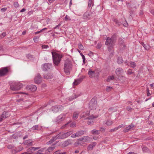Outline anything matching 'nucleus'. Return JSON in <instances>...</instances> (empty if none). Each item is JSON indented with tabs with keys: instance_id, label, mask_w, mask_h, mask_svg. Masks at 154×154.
Instances as JSON below:
<instances>
[{
	"instance_id": "nucleus-1",
	"label": "nucleus",
	"mask_w": 154,
	"mask_h": 154,
	"mask_svg": "<svg viewBox=\"0 0 154 154\" xmlns=\"http://www.w3.org/2000/svg\"><path fill=\"white\" fill-rule=\"evenodd\" d=\"M73 133L72 131H69L67 132H60L53 137L50 140L47 142V144L49 145L57 139H64L68 137Z\"/></svg>"
},
{
	"instance_id": "nucleus-2",
	"label": "nucleus",
	"mask_w": 154,
	"mask_h": 154,
	"mask_svg": "<svg viewBox=\"0 0 154 154\" xmlns=\"http://www.w3.org/2000/svg\"><path fill=\"white\" fill-rule=\"evenodd\" d=\"M72 65L70 60L67 59L64 62L63 67L64 71L66 75H69L72 69Z\"/></svg>"
},
{
	"instance_id": "nucleus-3",
	"label": "nucleus",
	"mask_w": 154,
	"mask_h": 154,
	"mask_svg": "<svg viewBox=\"0 0 154 154\" xmlns=\"http://www.w3.org/2000/svg\"><path fill=\"white\" fill-rule=\"evenodd\" d=\"M116 37L115 36H112L111 38L108 37L106 40L105 44L107 45H109L108 48V50L110 51L111 49L113 48L115 44L116 41Z\"/></svg>"
},
{
	"instance_id": "nucleus-4",
	"label": "nucleus",
	"mask_w": 154,
	"mask_h": 154,
	"mask_svg": "<svg viewBox=\"0 0 154 154\" xmlns=\"http://www.w3.org/2000/svg\"><path fill=\"white\" fill-rule=\"evenodd\" d=\"M51 53L54 64L55 65L57 66L60 62L62 57V56L60 54L55 53H54L53 52H52Z\"/></svg>"
},
{
	"instance_id": "nucleus-5",
	"label": "nucleus",
	"mask_w": 154,
	"mask_h": 154,
	"mask_svg": "<svg viewBox=\"0 0 154 154\" xmlns=\"http://www.w3.org/2000/svg\"><path fill=\"white\" fill-rule=\"evenodd\" d=\"M11 89L13 91L20 90L23 87V85L18 82H13L10 85Z\"/></svg>"
},
{
	"instance_id": "nucleus-6",
	"label": "nucleus",
	"mask_w": 154,
	"mask_h": 154,
	"mask_svg": "<svg viewBox=\"0 0 154 154\" xmlns=\"http://www.w3.org/2000/svg\"><path fill=\"white\" fill-rule=\"evenodd\" d=\"M97 106V101L94 99H92L89 104V109H95Z\"/></svg>"
},
{
	"instance_id": "nucleus-7",
	"label": "nucleus",
	"mask_w": 154,
	"mask_h": 154,
	"mask_svg": "<svg viewBox=\"0 0 154 154\" xmlns=\"http://www.w3.org/2000/svg\"><path fill=\"white\" fill-rule=\"evenodd\" d=\"M66 114H62L58 116L56 120V122L57 123H60L63 121L66 117Z\"/></svg>"
},
{
	"instance_id": "nucleus-8",
	"label": "nucleus",
	"mask_w": 154,
	"mask_h": 154,
	"mask_svg": "<svg viewBox=\"0 0 154 154\" xmlns=\"http://www.w3.org/2000/svg\"><path fill=\"white\" fill-rule=\"evenodd\" d=\"M92 14L91 12H86L83 15V18L86 21L90 20L92 17Z\"/></svg>"
},
{
	"instance_id": "nucleus-9",
	"label": "nucleus",
	"mask_w": 154,
	"mask_h": 154,
	"mask_svg": "<svg viewBox=\"0 0 154 154\" xmlns=\"http://www.w3.org/2000/svg\"><path fill=\"white\" fill-rule=\"evenodd\" d=\"M63 108V106L61 105H56L52 107L51 110L54 112H57L59 111V110H62Z\"/></svg>"
},
{
	"instance_id": "nucleus-10",
	"label": "nucleus",
	"mask_w": 154,
	"mask_h": 154,
	"mask_svg": "<svg viewBox=\"0 0 154 154\" xmlns=\"http://www.w3.org/2000/svg\"><path fill=\"white\" fill-rule=\"evenodd\" d=\"M52 67L51 64L49 63H45L42 65V69L43 70L47 71L51 69Z\"/></svg>"
},
{
	"instance_id": "nucleus-11",
	"label": "nucleus",
	"mask_w": 154,
	"mask_h": 154,
	"mask_svg": "<svg viewBox=\"0 0 154 154\" xmlns=\"http://www.w3.org/2000/svg\"><path fill=\"white\" fill-rule=\"evenodd\" d=\"M26 88V90L29 91H34L36 90L37 87L34 85H28Z\"/></svg>"
},
{
	"instance_id": "nucleus-12",
	"label": "nucleus",
	"mask_w": 154,
	"mask_h": 154,
	"mask_svg": "<svg viewBox=\"0 0 154 154\" xmlns=\"http://www.w3.org/2000/svg\"><path fill=\"white\" fill-rule=\"evenodd\" d=\"M82 95V93L80 91L77 92L75 94L74 96H71L69 97V101H71L73 100L78 97Z\"/></svg>"
},
{
	"instance_id": "nucleus-13",
	"label": "nucleus",
	"mask_w": 154,
	"mask_h": 154,
	"mask_svg": "<svg viewBox=\"0 0 154 154\" xmlns=\"http://www.w3.org/2000/svg\"><path fill=\"white\" fill-rule=\"evenodd\" d=\"M91 138L88 136L83 137L78 139L79 140L85 142H88L91 141Z\"/></svg>"
},
{
	"instance_id": "nucleus-14",
	"label": "nucleus",
	"mask_w": 154,
	"mask_h": 154,
	"mask_svg": "<svg viewBox=\"0 0 154 154\" xmlns=\"http://www.w3.org/2000/svg\"><path fill=\"white\" fill-rule=\"evenodd\" d=\"M97 117L98 116L94 117L93 116H92L85 118V119H88L87 124L89 125H91L93 123V119L94 118H97Z\"/></svg>"
},
{
	"instance_id": "nucleus-15",
	"label": "nucleus",
	"mask_w": 154,
	"mask_h": 154,
	"mask_svg": "<svg viewBox=\"0 0 154 154\" xmlns=\"http://www.w3.org/2000/svg\"><path fill=\"white\" fill-rule=\"evenodd\" d=\"M8 72V70L7 67H4L0 69V76L5 75Z\"/></svg>"
},
{
	"instance_id": "nucleus-16",
	"label": "nucleus",
	"mask_w": 154,
	"mask_h": 154,
	"mask_svg": "<svg viewBox=\"0 0 154 154\" xmlns=\"http://www.w3.org/2000/svg\"><path fill=\"white\" fill-rule=\"evenodd\" d=\"M97 143L94 142L91 143L89 144L87 147V149L88 151H91L93 150L94 148L97 145Z\"/></svg>"
},
{
	"instance_id": "nucleus-17",
	"label": "nucleus",
	"mask_w": 154,
	"mask_h": 154,
	"mask_svg": "<svg viewBox=\"0 0 154 154\" xmlns=\"http://www.w3.org/2000/svg\"><path fill=\"white\" fill-rule=\"evenodd\" d=\"M48 151L45 148H43L39 150L38 152V154H49Z\"/></svg>"
},
{
	"instance_id": "nucleus-18",
	"label": "nucleus",
	"mask_w": 154,
	"mask_h": 154,
	"mask_svg": "<svg viewBox=\"0 0 154 154\" xmlns=\"http://www.w3.org/2000/svg\"><path fill=\"white\" fill-rule=\"evenodd\" d=\"M41 77L39 74H38L35 78V82L36 84H39L41 82Z\"/></svg>"
},
{
	"instance_id": "nucleus-19",
	"label": "nucleus",
	"mask_w": 154,
	"mask_h": 154,
	"mask_svg": "<svg viewBox=\"0 0 154 154\" xmlns=\"http://www.w3.org/2000/svg\"><path fill=\"white\" fill-rule=\"evenodd\" d=\"M123 71V70L121 68H118L116 69L115 72L117 75H121Z\"/></svg>"
},
{
	"instance_id": "nucleus-20",
	"label": "nucleus",
	"mask_w": 154,
	"mask_h": 154,
	"mask_svg": "<svg viewBox=\"0 0 154 154\" xmlns=\"http://www.w3.org/2000/svg\"><path fill=\"white\" fill-rule=\"evenodd\" d=\"M88 74L89 77L90 78H93L95 77L96 75V73L94 71H91V70H89L88 72Z\"/></svg>"
},
{
	"instance_id": "nucleus-21",
	"label": "nucleus",
	"mask_w": 154,
	"mask_h": 154,
	"mask_svg": "<svg viewBox=\"0 0 154 154\" xmlns=\"http://www.w3.org/2000/svg\"><path fill=\"white\" fill-rule=\"evenodd\" d=\"M10 115V114L9 112L4 111L2 114V117L3 118L5 119L9 116Z\"/></svg>"
},
{
	"instance_id": "nucleus-22",
	"label": "nucleus",
	"mask_w": 154,
	"mask_h": 154,
	"mask_svg": "<svg viewBox=\"0 0 154 154\" xmlns=\"http://www.w3.org/2000/svg\"><path fill=\"white\" fill-rule=\"evenodd\" d=\"M79 114V112L75 111L74 112L72 115V119L73 120L76 119L78 117Z\"/></svg>"
},
{
	"instance_id": "nucleus-23",
	"label": "nucleus",
	"mask_w": 154,
	"mask_h": 154,
	"mask_svg": "<svg viewBox=\"0 0 154 154\" xmlns=\"http://www.w3.org/2000/svg\"><path fill=\"white\" fill-rule=\"evenodd\" d=\"M43 76L44 79H51L52 77V74L50 73L45 74Z\"/></svg>"
},
{
	"instance_id": "nucleus-24",
	"label": "nucleus",
	"mask_w": 154,
	"mask_h": 154,
	"mask_svg": "<svg viewBox=\"0 0 154 154\" xmlns=\"http://www.w3.org/2000/svg\"><path fill=\"white\" fill-rule=\"evenodd\" d=\"M70 140L69 139L64 141L62 144V146L63 147H65L67 146L68 145L70 144Z\"/></svg>"
},
{
	"instance_id": "nucleus-25",
	"label": "nucleus",
	"mask_w": 154,
	"mask_h": 154,
	"mask_svg": "<svg viewBox=\"0 0 154 154\" xmlns=\"http://www.w3.org/2000/svg\"><path fill=\"white\" fill-rule=\"evenodd\" d=\"M42 126H39L38 125H35L32 128L33 130H40L41 129Z\"/></svg>"
},
{
	"instance_id": "nucleus-26",
	"label": "nucleus",
	"mask_w": 154,
	"mask_h": 154,
	"mask_svg": "<svg viewBox=\"0 0 154 154\" xmlns=\"http://www.w3.org/2000/svg\"><path fill=\"white\" fill-rule=\"evenodd\" d=\"M94 5V0H89L88 2V6L89 8L93 6Z\"/></svg>"
},
{
	"instance_id": "nucleus-27",
	"label": "nucleus",
	"mask_w": 154,
	"mask_h": 154,
	"mask_svg": "<svg viewBox=\"0 0 154 154\" xmlns=\"http://www.w3.org/2000/svg\"><path fill=\"white\" fill-rule=\"evenodd\" d=\"M91 134H98L100 133L99 131L96 129L92 130L91 131Z\"/></svg>"
},
{
	"instance_id": "nucleus-28",
	"label": "nucleus",
	"mask_w": 154,
	"mask_h": 154,
	"mask_svg": "<svg viewBox=\"0 0 154 154\" xmlns=\"http://www.w3.org/2000/svg\"><path fill=\"white\" fill-rule=\"evenodd\" d=\"M77 137H79L83 135L84 134V131H79L76 132Z\"/></svg>"
},
{
	"instance_id": "nucleus-29",
	"label": "nucleus",
	"mask_w": 154,
	"mask_h": 154,
	"mask_svg": "<svg viewBox=\"0 0 154 154\" xmlns=\"http://www.w3.org/2000/svg\"><path fill=\"white\" fill-rule=\"evenodd\" d=\"M123 62V60L122 57H119L117 58V63L119 64H121Z\"/></svg>"
},
{
	"instance_id": "nucleus-30",
	"label": "nucleus",
	"mask_w": 154,
	"mask_h": 154,
	"mask_svg": "<svg viewBox=\"0 0 154 154\" xmlns=\"http://www.w3.org/2000/svg\"><path fill=\"white\" fill-rule=\"evenodd\" d=\"M143 151V152H148L149 150L146 147L143 146L142 147Z\"/></svg>"
},
{
	"instance_id": "nucleus-31",
	"label": "nucleus",
	"mask_w": 154,
	"mask_h": 154,
	"mask_svg": "<svg viewBox=\"0 0 154 154\" xmlns=\"http://www.w3.org/2000/svg\"><path fill=\"white\" fill-rule=\"evenodd\" d=\"M82 79H79L75 81L73 83L74 85H77L78 84L81 82Z\"/></svg>"
},
{
	"instance_id": "nucleus-32",
	"label": "nucleus",
	"mask_w": 154,
	"mask_h": 154,
	"mask_svg": "<svg viewBox=\"0 0 154 154\" xmlns=\"http://www.w3.org/2000/svg\"><path fill=\"white\" fill-rule=\"evenodd\" d=\"M113 123V122L111 120H108L107 121L106 123H105L108 126H110Z\"/></svg>"
},
{
	"instance_id": "nucleus-33",
	"label": "nucleus",
	"mask_w": 154,
	"mask_h": 154,
	"mask_svg": "<svg viewBox=\"0 0 154 154\" xmlns=\"http://www.w3.org/2000/svg\"><path fill=\"white\" fill-rule=\"evenodd\" d=\"M142 45L144 48L146 50H149L150 48V46L148 45H146L145 44L143 43L142 44Z\"/></svg>"
},
{
	"instance_id": "nucleus-34",
	"label": "nucleus",
	"mask_w": 154,
	"mask_h": 154,
	"mask_svg": "<svg viewBox=\"0 0 154 154\" xmlns=\"http://www.w3.org/2000/svg\"><path fill=\"white\" fill-rule=\"evenodd\" d=\"M127 74L128 75H131L132 74H134V72H132L131 69H129L127 71Z\"/></svg>"
},
{
	"instance_id": "nucleus-35",
	"label": "nucleus",
	"mask_w": 154,
	"mask_h": 154,
	"mask_svg": "<svg viewBox=\"0 0 154 154\" xmlns=\"http://www.w3.org/2000/svg\"><path fill=\"white\" fill-rule=\"evenodd\" d=\"M130 65L131 67L134 68L136 67V64L134 62L131 61L130 62Z\"/></svg>"
},
{
	"instance_id": "nucleus-36",
	"label": "nucleus",
	"mask_w": 154,
	"mask_h": 154,
	"mask_svg": "<svg viewBox=\"0 0 154 154\" xmlns=\"http://www.w3.org/2000/svg\"><path fill=\"white\" fill-rule=\"evenodd\" d=\"M114 78L113 75L109 76L106 79V81L108 82H110L111 80H113Z\"/></svg>"
},
{
	"instance_id": "nucleus-37",
	"label": "nucleus",
	"mask_w": 154,
	"mask_h": 154,
	"mask_svg": "<svg viewBox=\"0 0 154 154\" xmlns=\"http://www.w3.org/2000/svg\"><path fill=\"white\" fill-rule=\"evenodd\" d=\"M55 148V147L54 146H51L49 147L47 150L49 152H51Z\"/></svg>"
},
{
	"instance_id": "nucleus-38",
	"label": "nucleus",
	"mask_w": 154,
	"mask_h": 154,
	"mask_svg": "<svg viewBox=\"0 0 154 154\" xmlns=\"http://www.w3.org/2000/svg\"><path fill=\"white\" fill-rule=\"evenodd\" d=\"M70 123V122H68L66 124L62 125L60 128V129H62L65 128Z\"/></svg>"
},
{
	"instance_id": "nucleus-39",
	"label": "nucleus",
	"mask_w": 154,
	"mask_h": 154,
	"mask_svg": "<svg viewBox=\"0 0 154 154\" xmlns=\"http://www.w3.org/2000/svg\"><path fill=\"white\" fill-rule=\"evenodd\" d=\"M24 144H25V145H31L32 144V142H31V140H29L26 141L24 142Z\"/></svg>"
},
{
	"instance_id": "nucleus-40",
	"label": "nucleus",
	"mask_w": 154,
	"mask_h": 154,
	"mask_svg": "<svg viewBox=\"0 0 154 154\" xmlns=\"http://www.w3.org/2000/svg\"><path fill=\"white\" fill-rule=\"evenodd\" d=\"M113 88L112 87L107 86L106 88V90L107 91L109 92L111 91V90Z\"/></svg>"
},
{
	"instance_id": "nucleus-41",
	"label": "nucleus",
	"mask_w": 154,
	"mask_h": 154,
	"mask_svg": "<svg viewBox=\"0 0 154 154\" xmlns=\"http://www.w3.org/2000/svg\"><path fill=\"white\" fill-rule=\"evenodd\" d=\"M79 48L82 50H84V48L83 45L81 44H79L78 45Z\"/></svg>"
},
{
	"instance_id": "nucleus-42",
	"label": "nucleus",
	"mask_w": 154,
	"mask_h": 154,
	"mask_svg": "<svg viewBox=\"0 0 154 154\" xmlns=\"http://www.w3.org/2000/svg\"><path fill=\"white\" fill-rule=\"evenodd\" d=\"M113 21L115 22L116 24H117L118 25H120L121 24V23L119 21L117 20L116 19H114L113 20Z\"/></svg>"
},
{
	"instance_id": "nucleus-43",
	"label": "nucleus",
	"mask_w": 154,
	"mask_h": 154,
	"mask_svg": "<svg viewBox=\"0 0 154 154\" xmlns=\"http://www.w3.org/2000/svg\"><path fill=\"white\" fill-rule=\"evenodd\" d=\"M81 56L82 58L83 59V62L84 64L85 63V56L82 54H81Z\"/></svg>"
},
{
	"instance_id": "nucleus-44",
	"label": "nucleus",
	"mask_w": 154,
	"mask_h": 154,
	"mask_svg": "<svg viewBox=\"0 0 154 154\" xmlns=\"http://www.w3.org/2000/svg\"><path fill=\"white\" fill-rule=\"evenodd\" d=\"M14 7L17 8L19 6V5L18 2H14Z\"/></svg>"
},
{
	"instance_id": "nucleus-45",
	"label": "nucleus",
	"mask_w": 154,
	"mask_h": 154,
	"mask_svg": "<svg viewBox=\"0 0 154 154\" xmlns=\"http://www.w3.org/2000/svg\"><path fill=\"white\" fill-rule=\"evenodd\" d=\"M26 94L25 93H19L16 96L18 97H22V94Z\"/></svg>"
},
{
	"instance_id": "nucleus-46",
	"label": "nucleus",
	"mask_w": 154,
	"mask_h": 154,
	"mask_svg": "<svg viewBox=\"0 0 154 154\" xmlns=\"http://www.w3.org/2000/svg\"><path fill=\"white\" fill-rule=\"evenodd\" d=\"M76 126V123L75 122H72L70 125V126L71 127L73 128L74 127H75Z\"/></svg>"
},
{
	"instance_id": "nucleus-47",
	"label": "nucleus",
	"mask_w": 154,
	"mask_h": 154,
	"mask_svg": "<svg viewBox=\"0 0 154 154\" xmlns=\"http://www.w3.org/2000/svg\"><path fill=\"white\" fill-rule=\"evenodd\" d=\"M65 19L66 21L70 20H71V19L70 17L68 16L67 15H66L65 17Z\"/></svg>"
},
{
	"instance_id": "nucleus-48",
	"label": "nucleus",
	"mask_w": 154,
	"mask_h": 154,
	"mask_svg": "<svg viewBox=\"0 0 154 154\" xmlns=\"http://www.w3.org/2000/svg\"><path fill=\"white\" fill-rule=\"evenodd\" d=\"M130 128L128 127H127L126 128L123 130V131L125 132H126L130 130Z\"/></svg>"
},
{
	"instance_id": "nucleus-49",
	"label": "nucleus",
	"mask_w": 154,
	"mask_h": 154,
	"mask_svg": "<svg viewBox=\"0 0 154 154\" xmlns=\"http://www.w3.org/2000/svg\"><path fill=\"white\" fill-rule=\"evenodd\" d=\"M42 48L47 49L49 48V46L48 45H42Z\"/></svg>"
},
{
	"instance_id": "nucleus-50",
	"label": "nucleus",
	"mask_w": 154,
	"mask_h": 154,
	"mask_svg": "<svg viewBox=\"0 0 154 154\" xmlns=\"http://www.w3.org/2000/svg\"><path fill=\"white\" fill-rule=\"evenodd\" d=\"M61 153V151L60 150H59L57 151H56L55 152L54 154H60Z\"/></svg>"
},
{
	"instance_id": "nucleus-51",
	"label": "nucleus",
	"mask_w": 154,
	"mask_h": 154,
	"mask_svg": "<svg viewBox=\"0 0 154 154\" xmlns=\"http://www.w3.org/2000/svg\"><path fill=\"white\" fill-rule=\"evenodd\" d=\"M88 55L90 57H92L93 56V53L91 51H90Z\"/></svg>"
},
{
	"instance_id": "nucleus-52",
	"label": "nucleus",
	"mask_w": 154,
	"mask_h": 154,
	"mask_svg": "<svg viewBox=\"0 0 154 154\" xmlns=\"http://www.w3.org/2000/svg\"><path fill=\"white\" fill-rule=\"evenodd\" d=\"M16 101L18 102H21L22 103L23 102V99L22 98H20L19 99H17Z\"/></svg>"
},
{
	"instance_id": "nucleus-53",
	"label": "nucleus",
	"mask_w": 154,
	"mask_h": 154,
	"mask_svg": "<svg viewBox=\"0 0 154 154\" xmlns=\"http://www.w3.org/2000/svg\"><path fill=\"white\" fill-rule=\"evenodd\" d=\"M77 134L76 133L75 134H72L71 136V137L73 138H75L76 137H77Z\"/></svg>"
},
{
	"instance_id": "nucleus-54",
	"label": "nucleus",
	"mask_w": 154,
	"mask_h": 154,
	"mask_svg": "<svg viewBox=\"0 0 154 154\" xmlns=\"http://www.w3.org/2000/svg\"><path fill=\"white\" fill-rule=\"evenodd\" d=\"M126 109L128 111H131L132 109V108L128 106L126 107Z\"/></svg>"
},
{
	"instance_id": "nucleus-55",
	"label": "nucleus",
	"mask_w": 154,
	"mask_h": 154,
	"mask_svg": "<svg viewBox=\"0 0 154 154\" xmlns=\"http://www.w3.org/2000/svg\"><path fill=\"white\" fill-rule=\"evenodd\" d=\"M7 8H2L1 9V11L2 12H4V11H5L7 10Z\"/></svg>"
},
{
	"instance_id": "nucleus-56",
	"label": "nucleus",
	"mask_w": 154,
	"mask_h": 154,
	"mask_svg": "<svg viewBox=\"0 0 154 154\" xmlns=\"http://www.w3.org/2000/svg\"><path fill=\"white\" fill-rule=\"evenodd\" d=\"M101 46V44L100 43H98L97 44V47L98 48L100 49Z\"/></svg>"
},
{
	"instance_id": "nucleus-57",
	"label": "nucleus",
	"mask_w": 154,
	"mask_h": 154,
	"mask_svg": "<svg viewBox=\"0 0 154 154\" xmlns=\"http://www.w3.org/2000/svg\"><path fill=\"white\" fill-rule=\"evenodd\" d=\"M55 0H48V4L50 5V4L52 3Z\"/></svg>"
},
{
	"instance_id": "nucleus-58",
	"label": "nucleus",
	"mask_w": 154,
	"mask_h": 154,
	"mask_svg": "<svg viewBox=\"0 0 154 154\" xmlns=\"http://www.w3.org/2000/svg\"><path fill=\"white\" fill-rule=\"evenodd\" d=\"M6 33L5 32H4L3 33H2V37H5L6 35Z\"/></svg>"
},
{
	"instance_id": "nucleus-59",
	"label": "nucleus",
	"mask_w": 154,
	"mask_h": 154,
	"mask_svg": "<svg viewBox=\"0 0 154 154\" xmlns=\"http://www.w3.org/2000/svg\"><path fill=\"white\" fill-rule=\"evenodd\" d=\"M116 131V129H115V128H112V129H110L109 130V132H112Z\"/></svg>"
},
{
	"instance_id": "nucleus-60",
	"label": "nucleus",
	"mask_w": 154,
	"mask_h": 154,
	"mask_svg": "<svg viewBox=\"0 0 154 154\" xmlns=\"http://www.w3.org/2000/svg\"><path fill=\"white\" fill-rule=\"evenodd\" d=\"M39 149V147H32V150H34V151H35L36 149Z\"/></svg>"
},
{
	"instance_id": "nucleus-61",
	"label": "nucleus",
	"mask_w": 154,
	"mask_h": 154,
	"mask_svg": "<svg viewBox=\"0 0 154 154\" xmlns=\"http://www.w3.org/2000/svg\"><path fill=\"white\" fill-rule=\"evenodd\" d=\"M8 149H12V148H13V146L12 145H8Z\"/></svg>"
},
{
	"instance_id": "nucleus-62",
	"label": "nucleus",
	"mask_w": 154,
	"mask_h": 154,
	"mask_svg": "<svg viewBox=\"0 0 154 154\" xmlns=\"http://www.w3.org/2000/svg\"><path fill=\"white\" fill-rule=\"evenodd\" d=\"M113 108H110L108 110V112H112L113 110Z\"/></svg>"
},
{
	"instance_id": "nucleus-63",
	"label": "nucleus",
	"mask_w": 154,
	"mask_h": 154,
	"mask_svg": "<svg viewBox=\"0 0 154 154\" xmlns=\"http://www.w3.org/2000/svg\"><path fill=\"white\" fill-rule=\"evenodd\" d=\"M128 127L131 130V129L134 127V125L132 124H131L130 125H129Z\"/></svg>"
},
{
	"instance_id": "nucleus-64",
	"label": "nucleus",
	"mask_w": 154,
	"mask_h": 154,
	"mask_svg": "<svg viewBox=\"0 0 154 154\" xmlns=\"http://www.w3.org/2000/svg\"><path fill=\"white\" fill-rule=\"evenodd\" d=\"M127 154H138L136 153H134L133 152H129V153H128Z\"/></svg>"
}]
</instances>
